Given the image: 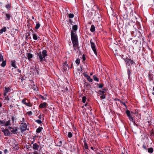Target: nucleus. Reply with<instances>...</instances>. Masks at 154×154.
Returning <instances> with one entry per match:
<instances>
[{
    "mask_svg": "<svg viewBox=\"0 0 154 154\" xmlns=\"http://www.w3.org/2000/svg\"><path fill=\"white\" fill-rule=\"evenodd\" d=\"M5 15L6 16V17L5 18L6 20H9L11 17V15L10 14H7L6 13Z\"/></svg>",
    "mask_w": 154,
    "mask_h": 154,
    "instance_id": "nucleus-15",
    "label": "nucleus"
},
{
    "mask_svg": "<svg viewBox=\"0 0 154 154\" xmlns=\"http://www.w3.org/2000/svg\"><path fill=\"white\" fill-rule=\"evenodd\" d=\"M32 148L34 149L37 150L39 148V146L36 143H35L33 144Z\"/></svg>",
    "mask_w": 154,
    "mask_h": 154,
    "instance_id": "nucleus-12",
    "label": "nucleus"
},
{
    "mask_svg": "<svg viewBox=\"0 0 154 154\" xmlns=\"http://www.w3.org/2000/svg\"><path fill=\"white\" fill-rule=\"evenodd\" d=\"M40 25L39 23H37L36 24V26L35 28L36 29H38L40 27Z\"/></svg>",
    "mask_w": 154,
    "mask_h": 154,
    "instance_id": "nucleus-31",
    "label": "nucleus"
},
{
    "mask_svg": "<svg viewBox=\"0 0 154 154\" xmlns=\"http://www.w3.org/2000/svg\"><path fill=\"white\" fill-rule=\"evenodd\" d=\"M0 124H3L4 125L5 124V122L3 121L0 120Z\"/></svg>",
    "mask_w": 154,
    "mask_h": 154,
    "instance_id": "nucleus-46",
    "label": "nucleus"
},
{
    "mask_svg": "<svg viewBox=\"0 0 154 154\" xmlns=\"http://www.w3.org/2000/svg\"><path fill=\"white\" fill-rule=\"evenodd\" d=\"M2 131L4 133V134L5 136L8 135L10 134V133L8 130V129H5L3 128Z\"/></svg>",
    "mask_w": 154,
    "mask_h": 154,
    "instance_id": "nucleus-9",
    "label": "nucleus"
},
{
    "mask_svg": "<svg viewBox=\"0 0 154 154\" xmlns=\"http://www.w3.org/2000/svg\"><path fill=\"white\" fill-rule=\"evenodd\" d=\"M92 39H91L90 40L91 47L92 49L93 50V51H94V54L96 56H97V50L96 49V46L95 44L93 42H92Z\"/></svg>",
    "mask_w": 154,
    "mask_h": 154,
    "instance_id": "nucleus-3",
    "label": "nucleus"
},
{
    "mask_svg": "<svg viewBox=\"0 0 154 154\" xmlns=\"http://www.w3.org/2000/svg\"><path fill=\"white\" fill-rule=\"evenodd\" d=\"M122 154H124V153L123 152H122Z\"/></svg>",
    "mask_w": 154,
    "mask_h": 154,
    "instance_id": "nucleus-64",
    "label": "nucleus"
},
{
    "mask_svg": "<svg viewBox=\"0 0 154 154\" xmlns=\"http://www.w3.org/2000/svg\"><path fill=\"white\" fill-rule=\"evenodd\" d=\"M84 147L85 149H88V146L87 145L86 142H85L84 143Z\"/></svg>",
    "mask_w": 154,
    "mask_h": 154,
    "instance_id": "nucleus-44",
    "label": "nucleus"
},
{
    "mask_svg": "<svg viewBox=\"0 0 154 154\" xmlns=\"http://www.w3.org/2000/svg\"><path fill=\"white\" fill-rule=\"evenodd\" d=\"M4 98H5V99L7 101H8L9 100V97L7 95L6 96H5V97H4Z\"/></svg>",
    "mask_w": 154,
    "mask_h": 154,
    "instance_id": "nucleus-43",
    "label": "nucleus"
},
{
    "mask_svg": "<svg viewBox=\"0 0 154 154\" xmlns=\"http://www.w3.org/2000/svg\"><path fill=\"white\" fill-rule=\"evenodd\" d=\"M74 16V15L73 14L71 13V14H69V18H73Z\"/></svg>",
    "mask_w": 154,
    "mask_h": 154,
    "instance_id": "nucleus-36",
    "label": "nucleus"
},
{
    "mask_svg": "<svg viewBox=\"0 0 154 154\" xmlns=\"http://www.w3.org/2000/svg\"><path fill=\"white\" fill-rule=\"evenodd\" d=\"M103 91H104L105 92L106 91V89L105 88H103Z\"/></svg>",
    "mask_w": 154,
    "mask_h": 154,
    "instance_id": "nucleus-55",
    "label": "nucleus"
},
{
    "mask_svg": "<svg viewBox=\"0 0 154 154\" xmlns=\"http://www.w3.org/2000/svg\"><path fill=\"white\" fill-rule=\"evenodd\" d=\"M3 60V57L2 55L0 53V61H2Z\"/></svg>",
    "mask_w": 154,
    "mask_h": 154,
    "instance_id": "nucleus-41",
    "label": "nucleus"
},
{
    "mask_svg": "<svg viewBox=\"0 0 154 154\" xmlns=\"http://www.w3.org/2000/svg\"><path fill=\"white\" fill-rule=\"evenodd\" d=\"M27 127V125L25 123H22L20 125V129L21 131H24L26 130Z\"/></svg>",
    "mask_w": 154,
    "mask_h": 154,
    "instance_id": "nucleus-7",
    "label": "nucleus"
},
{
    "mask_svg": "<svg viewBox=\"0 0 154 154\" xmlns=\"http://www.w3.org/2000/svg\"><path fill=\"white\" fill-rule=\"evenodd\" d=\"M100 93V94L101 95V94H104V93H105V92L103 91L100 90L99 91Z\"/></svg>",
    "mask_w": 154,
    "mask_h": 154,
    "instance_id": "nucleus-45",
    "label": "nucleus"
},
{
    "mask_svg": "<svg viewBox=\"0 0 154 154\" xmlns=\"http://www.w3.org/2000/svg\"><path fill=\"white\" fill-rule=\"evenodd\" d=\"M151 76V75H149V78H150V77Z\"/></svg>",
    "mask_w": 154,
    "mask_h": 154,
    "instance_id": "nucleus-62",
    "label": "nucleus"
},
{
    "mask_svg": "<svg viewBox=\"0 0 154 154\" xmlns=\"http://www.w3.org/2000/svg\"><path fill=\"white\" fill-rule=\"evenodd\" d=\"M84 143H85V142H86V140H84Z\"/></svg>",
    "mask_w": 154,
    "mask_h": 154,
    "instance_id": "nucleus-61",
    "label": "nucleus"
},
{
    "mask_svg": "<svg viewBox=\"0 0 154 154\" xmlns=\"http://www.w3.org/2000/svg\"><path fill=\"white\" fill-rule=\"evenodd\" d=\"M39 107L40 108H46L47 107V103L46 102L42 103L39 105Z\"/></svg>",
    "mask_w": 154,
    "mask_h": 154,
    "instance_id": "nucleus-10",
    "label": "nucleus"
},
{
    "mask_svg": "<svg viewBox=\"0 0 154 154\" xmlns=\"http://www.w3.org/2000/svg\"><path fill=\"white\" fill-rule=\"evenodd\" d=\"M97 85L99 88H102L104 86V84L103 83H101L100 84H97Z\"/></svg>",
    "mask_w": 154,
    "mask_h": 154,
    "instance_id": "nucleus-30",
    "label": "nucleus"
},
{
    "mask_svg": "<svg viewBox=\"0 0 154 154\" xmlns=\"http://www.w3.org/2000/svg\"><path fill=\"white\" fill-rule=\"evenodd\" d=\"M10 107L11 108H13V106L11 105H10Z\"/></svg>",
    "mask_w": 154,
    "mask_h": 154,
    "instance_id": "nucleus-58",
    "label": "nucleus"
},
{
    "mask_svg": "<svg viewBox=\"0 0 154 154\" xmlns=\"http://www.w3.org/2000/svg\"><path fill=\"white\" fill-rule=\"evenodd\" d=\"M72 136V134L71 132H69L68 134V137L69 138H71Z\"/></svg>",
    "mask_w": 154,
    "mask_h": 154,
    "instance_id": "nucleus-33",
    "label": "nucleus"
},
{
    "mask_svg": "<svg viewBox=\"0 0 154 154\" xmlns=\"http://www.w3.org/2000/svg\"><path fill=\"white\" fill-rule=\"evenodd\" d=\"M128 71H127V73H128V78L129 79L130 78V76L131 75V71L130 69H129L128 67Z\"/></svg>",
    "mask_w": 154,
    "mask_h": 154,
    "instance_id": "nucleus-29",
    "label": "nucleus"
},
{
    "mask_svg": "<svg viewBox=\"0 0 154 154\" xmlns=\"http://www.w3.org/2000/svg\"><path fill=\"white\" fill-rule=\"evenodd\" d=\"M85 77H87V79H88V81L90 82H92L93 81V80L92 79H91L90 77L87 75H85Z\"/></svg>",
    "mask_w": 154,
    "mask_h": 154,
    "instance_id": "nucleus-17",
    "label": "nucleus"
},
{
    "mask_svg": "<svg viewBox=\"0 0 154 154\" xmlns=\"http://www.w3.org/2000/svg\"><path fill=\"white\" fill-rule=\"evenodd\" d=\"M35 75H38L39 74V72L38 71V70L37 69L35 68Z\"/></svg>",
    "mask_w": 154,
    "mask_h": 154,
    "instance_id": "nucleus-40",
    "label": "nucleus"
},
{
    "mask_svg": "<svg viewBox=\"0 0 154 154\" xmlns=\"http://www.w3.org/2000/svg\"><path fill=\"white\" fill-rule=\"evenodd\" d=\"M18 144L16 141H14V145L13 146L15 148L16 150H18L19 149V147L18 146Z\"/></svg>",
    "mask_w": 154,
    "mask_h": 154,
    "instance_id": "nucleus-14",
    "label": "nucleus"
},
{
    "mask_svg": "<svg viewBox=\"0 0 154 154\" xmlns=\"http://www.w3.org/2000/svg\"><path fill=\"white\" fill-rule=\"evenodd\" d=\"M6 65V61H3L2 63L1 64V66L2 67H4Z\"/></svg>",
    "mask_w": 154,
    "mask_h": 154,
    "instance_id": "nucleus-32",
    "label": "nucleus"
},
{
    "mask_svg": "<svg viewBox=\"0 0 154 154\" xmlns=\"http://www.w3.org/2000/svg\"><path fill=\"white\" fill-rule=\"evenodd\" d=\"M95 28L94 25H92L91 26L90 31L92 32H93L95 31Z\"/></svg>",
    "mask_w": 154,
    "mask_h": 154,
    "instance_id": "nucleus-20",
    "label": "nucleus"
},
{
    "mask_svg": "<svg viewBox=\"0 0 154 154\" xmlns=\"http://www.w3.org/2000/svg\"><path fill=\"white\" fill-rule=\"evenodd\" d=\"M122 104L124 105L125 107H126V105L125 104V103L123 102H122Z\"/></svg>",
    "mask_w": 154,
    "mask_h": 154,
    "instance_id": "nucleus-53",
    "label": "nucleus"
},
{
    "mask_svg": "<svg viewBox=\"0 0 154 154\" xmlns=\"http://www.w3.org/2000/svg\"><path fill=\"white\" fill-rule=\"evenodd\" d=\"M93 78L94 81L98 82L99 81V79L97 78L96 75H94L93 76Z\"/></svg>",
    "mask_w": 154,
    "mask_h": 154,
    "instance_id": "nucleus-27",
    "label": "nucleus"
},
{
    "mask_svg": "<svg viewBox=\"0 0 154 154\" xmlns=\"http://www.w3.org/2000/svg\"><path fill=\"white\" fill-rule=\"evenodd\" d=\"M126 113L130 121L132 122L134 125L136 123L135 121L134 120L132 116L131 115L130 111L128 110H127L126 111Z\"/></svg>",
    "mask_w": 154,
    "mask_h": 154,
    "instance_id": "nucleus-4",
    "label": "nucleus"
},
{
    "mask_svg": "<svg viewBox=\"0 0 154 154\" xmlns=\"http://www.w3.org/2000/svg\"><path fill=\"white\" fill-rule=\"evenodd\" d=\"M10 131L13 134H15L16 133V131H17V128H13L11 127H8Z\"/></svg>",
    "mask_w": 154,
    "mask_h": 154,
    "instance_id": "nucleus-8",
    "label": "nucleus"
},
{
    "mask_svg": "<svg viewBox=\"0 0 154 154\" xmlns=\"http://www.w3.org/2000/svg\"><path fill=\"white\" fill-rule=\"evenodd\" d=\"M2 106V103L0 102V107H1Z\"/></svg>",
    "mask_w": 154,
    "mask_h": 154,
    "instance_id": "nucleus-56",
    "label": "nucleus"
},
{
    "mask_svg": "<svg viewBox=\"0 0 154 154\" xmlns=\"http://www.w3.org/2000/svg\"><path fill=\"white\" fill-rule=\"evenodd\" d=\"M33 38L34 40H36L38 39V37L36 34L33 33Z\"/></svg>",
    "mask_w": 154,
    "mask_h": 154,
    "instance_id": "nucleus-28",
    "label": "nucleus"
},
{
    "mask_svg": "<svg viewBox=\"0 0 154 154\" xmlns=\"http://www.w3.org/2000/svg\"><path fill=\"white\" fill-rule=\"evenodd\" d=\"M143 149H146V150H147V146L145 145H143Z\"/></svg>",
    "mask_w": 154,
    "mask_h": 154,
    "instance_id": "nucleus-47",
    "label": "nucleus"
},
{
    "mask_svg": "<svg viewBox=\"0 0 154 154\" xmlns=\"http://www.w3.org/2000/svg\"><path fill=\"white\" fill-rule=\"evenodd\" d=\"M2 152L1 151H0V154H2Z\"/></svg>",
    "mask_w": 154,
    "mask_h": 154,
    "instance_id": "nucleus-63",
    "label": "nucleus"
},
{
    "mask_svg": "<svg viewBox=\"0 0 154 154\" xmlns=\"http://www.w3.org/2000/svg\"><path fill=\"white\" fill-rule=\"evenodd\" d=\"M82 59L83 60L85 61L86 60V58L84 55H83L82 57Z\"/></svg>",
    "mask_w": 154,
    "mask_h": 154,
    "instance_id": "nucleus-48",
    "label": "nucleus"
},
{
    "mask_svg": "<svg viewBox=\"0 0 154 154\" xmlns=\"http://www.w3.org/2000/svg\"><path fill=\"white\" fill-rule=\"evenodd\" d=\"M24 121V118H23L22 119V121H21V122H23Z\"/></svg>",
    "mask_w": 154,
    "mask_h": 154,
    "instance_id": "nucleus-54",
    "label": "nucleus"
},
{
    "mask_svg": "<svg viewBox=\"0 0 154 154\" xmlns=\"http://www.w3.org/2000/svg\"><path fill=\"white\" fill-rule=\"evenodd\" d=\"M42 129V127H39L36 130V132L39 133L41 132V131Z\"/></svg>",
    "mask_w": 154,
    "mask_h": 154,
    "instance_id": "nucleus-23",
    "label": "nucleus"
},
{
    "mask_svg": "<svg viewBox=\"0 0 154 154\" xmlns=\"http://www.w3.org/2000/svg\"><path fill=\"white\" fill-rule=\"evenodd\" d=\"M106 95L105 94H103L100 97L101 99H104L106 98Z\"/></svg>",
    "mask_w": 154,
    "mask_h": 154,
    "instance_id": "nucleus-39",
    "label": "nucleus"
},
{
    "mask_svg": "<svg viewBox=\"0 0 154 154\" xmlns=\"http://www.w3.org/2000/svg\"><path fill=\"white\" fill-rule=\"evenodd\" d=\"M22 102L23 104L26 105V106L29 107L32 106V104L30 102H29L28 100L24 98L22 100Z\"/></svg>",
    "mask_w": 154,
    "mask_h": 154,
    "instance_id": "nucleus-5",
    "label": "nucleus"
},
{
    "mask_svg": "<svg viewBox=\"0 0 154 154\" xmlns=\"http://www.w3.org/2000/svg\"><path fill=\"white\" fill-rule=\"evenodd\" d=\"M26 114H27L29 116H31L32 114V111H30L27 112L26 113Z\"/></svg>",
    "mask_w": 154,
    "mask_h": 154,
    "instance_id": "nucleus-38",
    "label": "nucleus"
},
{
    "mask_svg": "<svg viewBox=\"0 0 154 154\" xmlns=\"http://www.w3.org/2000/svg\"><path fill=\"white\" fill-rule=\"evenodd\" d=\"M69 68V66L66 63H64L63 65V68L64 69V70H65L67 68Z\"/></svg>",
    "mask_w": 154,
    "mask_h": 154,
    "instance_id": "nucleus-19",
    "label": "nucleus"
},
{
    "mask_svg": "<svg viewBox=\"0 0 154 154\" xmlns=\"http://www.w3.org/2000/svg\"><path fill=\"white\" fill-rule=\"evenodd\" d=\"M17 71L18 72L20 73H21V71L20 69H17Z\"/></svg>",
    "mask_w": 154,
    "mask_h": 154,
    "instance_id": "nucleus-50",
    "label": "nucleus"
},
{
    "mask_svg": "<svg viewBox=\"0 0 154 154\" xmlns=\"http://www.w3.org/2000/svg\"><path fill=\"white\" fill-rule=\"evenodd\" d=\"M35 122L39 124H41L42 123L41 121L39 119L35 120Z\"/></svg>",
    "mask_w": 154,
    "mask_h": 154,
    "instance_id": "nucleus-35",
    "label": "nucleus"
},
{
    "mask_svg": "<svg viewBox=\"0 0 154 154\" xmlns=\"http://www.w3.org/2000/svg\"><path fill=\"white\" fill-rule=\"evenodd\" d=\"M129 62L130 63H131V65H132L134 63L133 60H131V59H129Z\"/></svg>",
    "mask_w": 154,
    "mask_h": 154,
    "instance_id": "nucleus-42",
    "label": "nucleus"
},
{
    "mask_svg": "<svg viewBox=\"0 0 154 154\" xmlns=\"http://www.w3.org/2000/svg\"><path fill=\"white\" fill-rule=\"evenodd\" d=\"M65 90H66V91H68V88L67 87H66V88H65Z\"/></svg>",
    "mask_w": 154,
    "mask_h": 154,
    "instance_id": "nucleus-57",
    "label": "nucleus"
},
{
    "mask_svg": "<svg viewBox=\"0 0 154 154\" xmlns=\"http://www.w3.org/2000/svg\"><path fill=\"white\" fill-rule=\"evenodd\" d=\"M86 100V98L85 96H84L82 98V102L83 103H85Z\"/></svg>",
    "mask_w": 154,
    "mask_h": 154,
    "instance_id": "nucleus-34",
    "label": "nucleus"
},
{
    "mask_svg": "<svg viewBox=\"0 0 154 154\" xmlns=\"http://www.w3.org/2000/svg\"><path fill=\"white\" fill-rule=\"evenodd\" d=\"M91 148L92 149L94 150V148L92 146L91 147Z\"/></svg>",
    "mask_w": 154,
    "mask_h": 154,
    "instance_id": "nucleus-59",
    "label": "nucleus"
},
{
    "mask_svg": "<svg viewBox=\"0 0 154 154\" xmlns=\"http://www.w3.org/2000/svg\"><path fill=\"white\" fill-rule=\"evenodd\" d=\"M75 63L77 64H79L80 63V59L79 58L77 59L75 61Z\"/></svg>",
    "mask_w": 154,
    "mask_h": 154,
    "instance_id": "nucleus-37",
    "label": "nucleus"
},
{
    "mask_svg": "<svg viewBox=\"0 0 154 154\" xmlns=\"http://www.w3.org/2000/svg\"><path fill=\"white\" fill-rule=\"evenodd\" d=\"M38 118L40 119H41L42 118V116L41 115H40L38 117Z\"/></svg>",
    "mask_w": 154,
    "mask_h": 154,
    "instance_id": "nucleus-52",
    "label": "nucleus"
},
{
    "mask_svg": "<svg viewBox=\"0 0 154 154\" xmlns=\"http://www.w3.org/2000/svg\"><path fill=\"white\" fill-rule=\"evenodd\" d=\"M11 91V89L9 87H5L4 90L3 96L4 97H5L7 96V94Z\"/></svg>",
    "mask_w": 154,
    "mask_h": 154,
    "instance_id": "nucleus-6",
    "label": "nucleus"
},
{
    "mask_svg": "<svg viewBox=\"0 0 154 154\" xmlns=\"http://www.w3.org/2000/svg\"><path fill=\"white\" fill-rule=\"evenodd\" d=\"M47 56V51L46 50H44L42 52H40L37 54V59L41 63H43L45 60V58Z\"/></svg>",
    "mask_w": 154,
    "mask_h": 154,
    "instance_id": "nucleus-2",
    "label": "nucleus"
},
{
    "mask_svg": "<svg viewBox=\"0 0 154 154\" xmlns=\"http://www.w3.org/2000/svg\"><path fill=\"white\" fill-rule=\"evenodd\" d=\"M11 124L10 120H8L6 122H5L4 125L6 126H8Z\"/></svg>",
    "mask_w": 154,
    "mask_h": 154,
    "instance_id": "nucleus-25",
    "label": "nucleus"
},
{
    "mask_svg": "<svg viewBox=\"0 0 154 154\" xmlns=\"http://www.w3.org/2000/svg\"><path fill=\"white\" fill-rule=\"evenodd\" d=\"M123 59L125 62L127 66H130V63H129V59L127 57H126V58H123Z\"/></svg>",
    "mask_w": 154,
    "mask_h": 154,
    "instance_id": "nucleus-11",
    "label": "nucleus"
},
{
    "mask_svg": "<svg viewBox=\"0 0 154 154\" xmlns=\"http://www.w3.org/2000/svg\"><path fill=\"white\" fill-rule=\"evenodd\" d=\"M78 29V26L77 25H75L72 26V29L73 31V32H76Z\"/></svg>",
    "mask_w": 154,
    "mask_h": 154,
    "instance_id": "nucleus-18",
    "label": "nucleus"
},
{
    "mask_svg": "<svg viewBox=\"0 0 154 154\" xmlns=\"http://www.w3.org/2000/svg\"><path fill=\"white\" fill-rule=\"evenodd\" d=\"M71 36L74 50L76 51V50L79 49V46L78 39L77 35L72 31L71 32Z\"/></svg>",
    "mask_w": 154,
    "mask_h": 154,
    "instance_id": "nucleus-1",
    "label": "nucleus"
},
{
    "mask_svg": "<svg viewBox=\"0 0 154 154\" xmlns=\"http://www.w3.org/2000/svg\"><path fill=\"white\" fill-rule=\"evenodd\" d=\"M26 54L27 55L28 59L29 60H30L33 57L32 54L30 53H27Z\"/></svg>",
    "mask_w": 154,
    "mask_h": 154,
    "instance_id": "nucleus-16",
    "label": "nucleus"
},
{
    "mask_svg": "<svg viewBox=\"0 0 154 154\" xmlns=\"http://www.w3.org/2000/svg\"><path fill=\"white\" fill-rule=\"evenodd\" d=\"M6 8L9 9V10H10L11 8V3H8V4H7L6 5V6H5Z\"/></svg>",
    "mask_w": 154,
    "mask_h": 154,
    "instance_id": "nucleus-26",
    "label": "nucleus"
},
{
    "mask_svg": "<svg viewBox=\"0 0 154 154\" xmlns=\"http://www.w3.org/2000/svg\"><path fill=\"white\" fill-rule=\"evenodd\" d=\"M6 31V28L5 27H4L2 29L0 30V33L2 34L4 32H5Z\"/></svg>",
    "mask_w": 154,
    "mask_h": 154,
    "instance_id": "nucleus-24",
    "label": "nucleus"
},
{
    "mask_svg": "<svg viewBox=\"0 0 154 154\" xmlns=\"http://www.w3.org/2000/svg\"><path fill=\"white\" fill-rule=\"evenodd\" d=\"M11 119L13 121V122H14L15 119V118L13 116H12Z\"/></svg>",
    "mask_w": 154,
    "mask_h": 154,
    "instance_id": "nucleus-51",
    "label": "nucleus"
},
{
    "mask_svg": "<svg viewBox=\"0 0 154 154\" xmlns=\"http://www.w3.org/2000/svg\"><path fill=\"white\" fill-rule=\"evenodd\" d=\"M11 66L15 68H17V67L15 65L16 61L14 60L11 61Z\"/></svg>",
    "mask_w": 154,
    "mask_h": 154,
    "instance_id": "nucleus-13",
    "label": "nucleus"
},
{
    "mask_svg": "<svg viewBox=\"0 0 154 154\" xmlns=\"http://www.w3.org/2000/svg\"><path fill=\"white\" fill-rule=\"evenodd\" d=\"M8 151L7 149H6L4 150V152L6 154L7 153Z\"/></svg>",
    "mask_w": 154,
    "mask_h": 154,
    "instance_id": "nucleus-49",
    "label": "nucleus"
},
{
    "mask_svg": "<svg viewBox=\"0 0 154 154\" xmlns=\"http://www.w3.org/2000/svg\"><path fill=\"white\" fill-rule=\"evenodd\" d=\"M124 56V55H122V58L123 59V58H124L123 57Z\"/></svg>",
    "mask_w": 154,
    "mask_h": 154,
    "instance_id": "nucleus-60",
    "label": "nucleus"
},
{
    "mask_svg": "<svg viewBox=\"0 0 154 154\" xmlns=\"http://www.w3.org/2000/svg\"><path fill=\"white\" fill-rule=\"evenodd\" d=\"M31 88H32L34 90H35L36 89V86L33 83L31 85Z\"/></svg>",
    "mask_w": 154,
    "mask_h": 154,
    "instance_id": "nucleus-22",
    "label": "nucleus"
},
{
    "mask_svg": "<svg viewBox=\"0 0 154 154\" xmlns=\"http://www.w3.org/2000/svg\"><path fill=\"white\" fill-rule=\"evenodd\" d=\"M148 152L150 153H152L153 151V149L152 148L150 147L148 148Z\"/></svg>",
    "mask_w": 154,
    "mask_h": 154,
    "instance_id": "nucleus-21",
    "label": "nucleus"
}]
</instances>
